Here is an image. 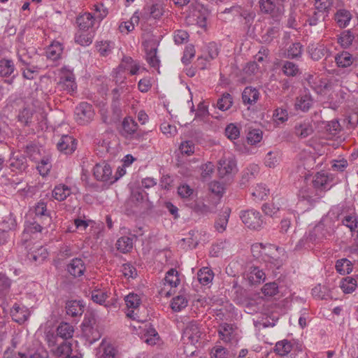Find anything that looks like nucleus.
<instances>
[{
	"label": "nucleus",
	"mask_w": 358,
	"mask_h": 358,
	"mask_svg": "<svg viewBox=\"0 0 358 358\" xmlns=\"http://www.w3.org/2000/svg\"><path fill=\"white\" fill-rule=\"evenodd\" d=\"M281 248L275 245L256 243L252 245V255L271 269H279L283 265V260L280 257Z\"/></svg>",
	"instance_id": "f257e3e1"
},
{
	"label": "nucleus",
	"mask_w": 358,
	"mask_h": 358,
	"mask_svg": "<svg viewBox=\"0 0 358 358\" xmlns=\"http://www.w3.org/2000/svg\"><path fill=\"white\" fill-rule=\"evenodd\" d=\"M120 135L129 141H141L147 132L139 129L137 122L131 116H126L119 129Z\"/></svg>",
	"instance_id": "f03ea898"
},
{
	"label": "nucleus",
	"mask_w": 358,
	"mask_h": 358,
	"mask_svg": "<svg viewBox=\"0 0 358 358\" xmlns=\"http://www.w3.org/2000/svg\"><path fill=\"white\" fill-rule=\"evenodd\" d=\"M201 336V331L196 323H189L185 329L182 334V340L186 344L184 353L187 357H192L196 352L195 344L198 343Z\"/></svg>",
	"instance_id": "7ed1b4c3"
},
{
	"label": "nucleus",
	"mask_w": 358,
	"mask_h": 358,
	"mask_svg": "<svg viewBox=\"0 0 358 358\" xmlns=\"http://www.w3.org/2000/svg\"><path fill=\"white\" fill-rule=\"evenodd\" d=\"M239 216L245 227L251 230L260 231L266 225L264 217L254 208L241 210Z\"/></svg>",
	"instance_id": "20e7f679"
},
{
	"label": "nucleus",
	"mask_w": 358,
	"mask_h": 358,
	"mask_svg": "<svg viewBox=\"0 0 358 358\" xmlns=\"http://www.w3.org/2000/svg\"><path fill=\"white\" fill-rule=\"evenodd\" d=\"M93 106L87 102L80 103L74 110V120L79 125H87L94 117Z\"/></svg>",
	"instance_id": "39448f33"
},
{
	"label": "nucleus",
	"mask_w": 358,
	"mask_h": 358,
	"mask_svg": "<svg viewBox=\"0 0 358 358\" xmlns=\"http://www.w3.org/2000/svg\"><path fill=\"white\" fill-rule=\"evenodd\" d=\"M17 76L18 71L13 60L5 57L1 58L0 59V77L8 78L6 83L11 85Z\"/></svg>",
	"instance_id": "423d86ee"
},
{
	"label": "nucleus",
	"mask_w": 358,
	"mask_h": 358,
	"mask_svg": "<svg viewBox=\"0 0 358 358\" xmlns=\"http://www.w3.org/2000/svg\"><path fill=\"white\" fill-rule=\"evenodd\" d=\"M7 164L10 171L15 173L24 172L28 168L27 157L20 151L12 152Z\"/></svg>",
	"instance_id": "0eeeda50"
},
{
	"label": "nucleus",
	"mask_w": 358,
	"mask_h": 358,
	"mask_svg": "<svg viewBox=\"0 0 358 358\" xmlns=\"http://www.w3.org/2000/svg\"><path fill=\"white\" fill-rule=\"evenodd\" d=\"M239 329L231 324L224 323L219 329L221 339L231 345H236L240 339Z\"/></svg>",
	"instance_id": "6e6552de"
},
{
	"label": "nucleus",
	"mask_w": 358,
	"mask_h": 358,
	"mask_svg": "<svg viewBox=\"0 0 358 358\" xmlns=\"http://www.w3.org/2000/svg\"><path fill=\"white\" fill-rule=\"evenodd\" d=\"M308 234H310L309 240L313 241L316 245L321 243L324 239H327V236H331V231L324 222H320L308 231Z\"/></svg>",
	"instance_id": "1a4fd4ad"
},
{
	"label": "nucleus",
	"mask_w": 358,
	"mask_h": 358,
	"mask_svg": "<svg viewBox=\"0 0 358 358\" xmlns=\"http://www.w3.org/2000/svg\"><path fill=\"white\" fill-rule=\"evenodd\" d=\"M93 175L97 180L110 184L112 178V169L106 162L98 163L93 168Z\"/></svg>",
	"instance_id": "9d476101"
},
{
	"label": "nucleus",
	"mask_w": 358,
	"mask_h": 358,
	"mask_svg": "<svg viewBox=\"0 0 358 358\" xmlns=\"http://www.w3.org/2000/svg\"><path fill=\"white\" fill-rule=\"evenodd\" d=\"M78 141L71 135H63L59 140L57 148L65 155H71L77 148Z\"/></svg>",
	"instance_id": "9b49d317"
},
{
	"label": "nucleus",
	"mask_w": 358,
	"mask_h": 358,
	"mask_svg": "<svg viewBox=\"0 0 358 358\" xmlns=\"http://www.w3.org/2000/svg\"><path fill=\"white\" fill-rule=\"evenodd\" d=\"M334 176L331 173L318 172L313 180L314 187L322 190L329 189L333 185Z\"/></svg>",
	"instance_id": "f8f14e48"
},
{
	"label": "nucleus",
	"mask_w": 358,
	"mask_h": 358,
	"mask_svg": "<svg viewBox=\"0 0 358 358\" xmlns=\"http://www.w3.org/2000/svg\"><path fill=\"white\" fill-rule=\"evenodd\" d=\"M48 226L50 225L41 220L29 217L24 221L23 234L24 235L31 236L41 233L43 229H46Z\"/></svg>",
	"instance_id": "ddd939ff"
},
{
	"label": "nucleus",
	"mask_w": 358,
	"mask_h": 358,
	"mask_svg": "<svg viewBox=\"0 0 358 358\" xmlns=\"http://www.w3.org/2000/svg\"><path fill=\"white\" fill-rule=\"evenodd\" d=\"M66 270L73 278H78L84 275L86 265L81 258L75 257L66 265Z\"/></svg>",
	"instance_id": "4468645a"
},
{
	"label": "nucleus",
	"mask_w": 358,
	"mask_h": 358,
	"mask_svg": "<svg viewBox=\"0 0 358 358\" xmlns=\"http://www.w3.org/2000/svg\"><path fill=\"white\" fill-rule=\"evenodd\" d=\"M217 171L220 178H230L237 172L236 161L230 158L220 159L218 163Z\"/></svg>",
	"instance_id": "2eb2a0df"
},
{
	"label": "nucleus",
	"mask_w": 358,
	"mask_h": 358,
	"mask_svg": "<svg viewBox=\"0 0 358 358\" xmlns=\"http://www.w3.org/2000/svg\"><path fill=\"white\" fill-rule=\"evenodd\" d=\"M34 216L32 217L33 218L50 225L52 222L50 211L47 209V203L43 200H40L35 204L34 206Z\"/></svg>",
	"instance_id": "dca6fc26"
},
{
	"label": "nucleus",
	"mask_w": 358,
	"mask_h": 358,
	"mask_svg": "<svg viewBox=\"0 0 358 358\" xmlns=\"http://www.w3.org/2000/svg\"><path fill=\"white\" fill-rule=\"evenodd\" d=\"M307 51L313 61H319L331 53L324 45L315 43H309Z\"/></svg>",
	"instance_id": "f3484780"
},
{
	"label": "nucleus",
	"mask_w": 358,
	"mask_h": 358,
	"mask_svg": "<svg viewBox=\"0 0 358 358\" xmlns=\"http://www.w3.org/2000/svg\"><path fill=\"white\" fill-rule=\"evenodd\" d=\"M298 199L299 202L297 205H302L303 203H306L309 206V207H308V209L313 206L314 204L318 200V198L316 197L314 190L312 188H309L307 187H302L299 191Z\"/></svg>",
	"instance_id": "a211bd4d"
},
{
	"label": "nucleus",
	"mask_w": 358,
	"mask_h": 358,
	"mask_svg": "<svg viewBox=\"0 0 358 358\" xmlns=\"http://www.w3.org/2000/svg\"><path fill=\"white\" fill-rule=\"evenodd\" d=\"M355 36L351 29L343 31L338 36L337 41L345 49L352 45L355 50L358 49V42L355 41Z\"/></svg>",
	"instance_id": "6ab92c4d"
},
{
	"label": "nucleus",
	"mask_w": 358,
	"mask_h": 358,
	"mask_svg": "<svg viewBox=\"0 0 358 358\" xmlns=\"http://www.w3.org/2000/svg\"><path fill=\"white\" fill-rule=\"evenodd\" d=\"M358 59V53H350L343 51L335 57V62L338 67L346 68L350 66Z\"/></svg>",
	"instance_id": "aec40b11"
},
{
	"label": "nucleus",
	"mask_w": 358,
	"mask_h": 358,
	"mask_svg": "<svg viewBox=\"0 0 358 358\" xmlns=\"http://www.w3.org/2000/svg\"><path fill=\"white\" fill-rule=\"evenodd\" d=\"M76 22L80 30L87 31L93 27L95 18L92 13L85 12L76 17Z\"/></svg>",
	"instance_id": "412c9836"
},
{
	"label": "nucleus",
	"mask_w": 358,
	"mask_h": 358,
	"mask_svg": "<svg viewBox=\"0 0 358 358\" xmlns=\"http://www.w3.org/2000/svg\"><path fill=\"white\" fill-rule=\"evenodd\" d=\"M265 278V273L257 266H251L246 274V279L250 285L260 284L264 281Z\"/></svg>",
	"instance_id": "4be33fe9"
},
{
	"label": "nucleus",
	"mask_w": 358,
	"mask_h": 358,
	"mask_svg": "<svg viewBox=\"0 0 358 358\" xmlns=\"http://www.w3.org/2000/svg\"><path fill=\"white\" fill-rule=\"evenodd\" d=\"M321 127L327 138H333L337 136L341 131V126L337 120L323 122Z\"/></svg>",
	"instance_id": "5701e85b"
},
{
	"label": "nucleus",
	"mask_w": 358,
	"mask_h": 358,
	"mask_svg": "<svg viewBox=\"0 0 358 358\" xmlns=\"http://www.w3.org/2000/svg\"><path fill=\"white\" fill-rule=\"evenodd\" d=\"M303 52V45L300 42L291 43L285 50L284 55L288 59L301 60Z\"/></svg>",
	"instance_id": "b1692460"
},
{
	"label": "nucleus",
	"mask_w": 358,
	"mask_h": 358,
	"mask_svg": "<svg viewBox=\"0 0 358 358\" xmlns=\"http://www.w3.org/2000/svg\"><path fill=\"white\" fill-rule=\"evenodd\" d=\"M313 99L309 93L300 95L296 99L294 108L296 110H301L307 113L313 105Z\"/></svg>",
	"instance_id": "393cba45"
},
{
	"label": "nucleus",
	"mask_w": 358,
	"mask_h": 358,
	"mask_svg": "<svg viewBox=\"0 0 358 358\" xmlns=\"http://www.w3.org/2000/svg\"><path fill=\"white\" fill-rule=\"evenodd\" d=\"M311 294L316 300H329L332 299L331 288L327 285H317L312 289Z\"/></svg>",
	"instance_id": "a878e982"
},
{
	"label": "nucleus",
	"mask_w": 358,
	"mask_h": 358,
	"mask_svg": "<svg viewBox=\"0 0 358 358\" xmlns=\"http://www.w3.org/2000/svg\"><path fill=\"white\" fill-rule=\"evenodd\" d=\"M63 45L59 41H54L45 50V55L48 59L57 61L61 58L63 52Z\"/></svg>",
	"instance_id": "bb28decb"
},
{
	"label": "nucleus",
	"mask_w": 358,
	"mask_h": 358,
	"mask_svg": "<svg viewBox=\"0 0 358 358\" xmlns=\"http://www.w3.org/2000/svg\"><path fill=\"white\" fill-rule=\"evenodd\" d=\"M358 275L347 276L341 279L340 287L345 294H351L358 285Z\"/></svg>",
	"instance_id": "cd10ccee"
},
{
	"label": "nucleus",
	"mask_w": 358,
	"mask_h": 358,
	"mask_svg": "<svg viewBox=\"0 0 358 358\" xmlns=\"http://www.w3.org/2000/svg\"><path fill=\"white\" fill-rule=\"evenodd\" d=\"M137 238L136 236L133 235L132 237L121 236L116 243L117 250L123 254H126L131 250L134 245V241Z\"/></svg>",
	"instance_id": "c85d7f7f"
},
{
	"label": "nucleus",
	"mask_w": 358,
	"mask_h": 358,
	"mask_svg": "<svg viewBox=\"0 0 358 358\" xmlns=\"http://www.w3.org/2000/svg\"><path fill=\"white\" fill-rule=\"evenodd\" d=\"M314 131L313 125L310 122L304 121L296 123L294 126V134L300 138H306L313 134Z\"/></svg>",
	"instance_id": "c756f323"
},
{
	"label": "nucleus",
	"mask_w": 358,
	"mask_h": 358,
	"mask_svg": "<svg viewBox=\"0 0 358 358\" xmlns=\"http://www.w3.org/2000/svg\"><path fill=\"white\" fill-rule=\"evenodd\" d=\"M230 213L231 209L229 207H227L221 212L215 220L214 227L219 233H222L226 230Z\"/></svg>",
	"instance_id": "7c9ffc66"
},
{
	"label": "nucleus",
	"mask_w": 358,
	"mask_h": 358,
	"mask_svg": "<svg viewBox=\"0 0 358 358\" xmlns=\"http://www.w3.org/2000/svg\"><path fill=\"white\" fill-rule=\"evenodd\" d=\"M53 354L62 358H80L77 355L71 356L72 346L69 342L64 341L59 344L55 349L52 350Z\"/></svg>",
	"instance_id": "2f4dec72"
},
{
	"label": "nucleus",
	"mask_w": 358,
	"mask_h": 358,
	"mask_svg": "<svg viewBox=\"0 0 358 358\" xmlns=\"http://www.w3.org/2000/svg\"><path fill=\"white\" fill-rule=\"evenodd\" d=\"M282 73L287 77H296L301 74L299 65L289 60H282L280 63Z\"/></svg>",
	"instance_id": "473e14b6"
},
{
	"label": "nucleus",
	"mask_w": 358,
	"mask_h": 358,
	"mask_svg": "<svg viewBox=\"0 0 358 358\" xmlns=\"http://www.w3.org/2000/svg\"><path fill=\"white\" fill-rule=\"evenodd\" d=\"M259 96V91L252 87H246L242 93V100L245 105L254 104L258 100Z\"/></svg>",
	"instance_id": "72a5a7b5"
},
{
	"label": "nucleus",
	"mask_w": 358,
	"mask_h": 358,
	"mask_svg": "<svg viewBox=\"0 0 358 358\" xmlns=\"http://www.w3.org/2000/svg\"><path fill=\"white\" fill-rule=\"evenodd\" d=\"M306 80L309 86L317 94H322L324 90L329 87V84L318 78L314 77L313 75H308Z\"/></svg>",
	"instance_id": "f704fd0d"
},
{
	"label": "nucleus",
	"mask_w": 358,
	"mask_h": 358,
	"mask_svg": "<svg viewBox=\"0 0 358 358\" xmlns=\"http://www.w3.org/2000/svg\"><path fill=\"white\" fill-rule=\"evenodd\" d=\"M85 307L83 300H69L66 302V313H83Z\"/></svg>",
	"instance_id": "c9c22d12"
},
{
	"label": "nucleus",
	"mask_w": 358,
	"mask_h": 358,
	"mask_svg": "<svg viewBox=\"0 0 358 358\" xmlns=\"http://www.w3.org/2000/svg\"><path fill=\"white\" fill-rule=\"evenodd\" d=\"M351 13L346 9H338L335 13L334 19L340 28H345L348 26L352 19Z\"/></svg>",
	"instance_id": "e433bc0d"
},
{
	"label": "nucleus",
	"mask_w": 358,
	"mask_h": 358,
	"mask_svg": "<svg viewBox=\"0 0 358 358\" xmlns=\"http://www.w3.org/2000/svg\"><path fill=\"white\" fill-rule=\"evenodd\" d=\"M275 315H263V317L254 320V325L256 328L260 329L261 328L273 327L275 325L278 317H274Z\"/></svg>",
	"instance_id": "4c0bfd02"
},
{
	"label": "nucleus",
	"mask_w": 358,
	"mask_h": 358,
	"mask_svg": "<svg viewBox=\"0 0 358 358\" xmlns=\"http://www.w3.org/2000/svg\"><path fill=\"white\" fill-rule=\"evenodd\" d=\"M335 268L337 273L345 275L350 274L353 270V264L347 258L339 259L336 261Z\"/></svg>",
	"instance_id": "58836bf2"
},
{
	"label": "nucleus",
	"mask_w": 358,
	"mask_h": 358,
	"mask_svg": "<svg viewBox=\"0 0 358 358\" xmlns=\"http://www.w3.org/2000/svg\"><path fill=\"white\" fill-rule=\"evenodd\" d=\"M71 189L64 184L56 185L52 191V196L57 201H64L71 194Z\"/></svg>",
	"instance_id": "ea45409f"
},
{
	"label": "nucleus",
	"mask_w": 358,
	"mask_h": 358,
	"mask_svg": "<svg viewBox=\"0 0 358 358\" xmlns=\"http://www.w3.org/2000/svg\"><path fill=\"white\" fill-rule=\"evenodd\" d=\"M22 149L31 160L35 162L38 161L41 154L40 148L36 143L29 142L26 145L22 147Z\"/></svg>",
	"instance_id": "a19ab883"
},
{
	"label": "nucleus",
	"mask_w": 358,
	"mask_h": 358,
	"mask_svg": "<svg viewBox=\"0 0 358 358\" xmlns=\"http://www.w3.org/2000/svg\"><path fill=\"white\" fill-rule=\"evenodd\" d=\"M214 274L211 269L203 267L197 273L198 281L203 285H208L213 279Z\"/></svg>",
	"instance_id": "79ce46f5"
},
{
	"label": "nucleus",
	"mask_w": 358,
	"mask_h": 358,
	"mask_svg": "<svg viewBox=\"0 0 358 358\" xmlns=\"http://www.w3.org/2000/svg\"><path fill=\"white\" fill-rule=\"evenodd\" d=\"M292 349V344L290 341L287 340H282L276 343L274 352L280 355H288Z\"/></svg>",
	"instance_id": "37998d69"
},
{
	"label": "nucleus",
	"mask_w": 358,
	"mask_h": 358,
	"mask_svg": "<svg viewBox=\"0 0 358 358\" xmlns=\"http://www.w3.org/2000/svg\"><path fill=\"white\" fill-rule=\"evenodd\" d=\"M36 162H38L36 168L40 175L43 176L48 175L52 168L50 157L48 155L44 156L41 159L39 158Z\"/></svg>",
	"instance_id": "c03bdc74"
},
{
	"label": "nucleus",
	"mask_w": 358,
	"mask_h": 358,
	"mask_svg": "<svg viewBox=\"0 0 358 358\" xmlns=\"http://www.w3.org/2000/svg\"><path fill=\"white\" fill-rule=\"evenodd\" d=\"M124 301L128 309H132L130 313H134V310L141 303V299L137 294L131 292L124 297Z\"/></svg>",
	"instance_id": "a18cd8bd"
},
{
	"label": "nucleus",
	"mask_w": 358,
	"mask_h": 358,
	"mask_svg": "<svg viewBox=\"0 0 358 358\" xmlns=\"http://www.w3.org/2000/svg\"><path fill=\"white\" fill-rule=\"evenodd\" d=\"M157 52V47H151L149 50H146V61L151 67L155 69H159L160 63Z\"/></svg>",
	"instance_id": "49530a36"
},
{
	"label": "nucleus",
	"mask_w": 358,
	"mask_h": 358,
	"mask_svg": "<svg viewBox=\"0 0 358 358\" xmlns=\"http://www.w3.org/2000/svg\"><path fill=\"white\" fill-rule=\"evenodd\" d=\"M96 48L101 57H107L113 49V43L110 41H98L96 43Z\"/></svg>",
	"instance_id": "de8ad7c7"
},
{
	"label": "nucleus",
	"mask_w": 358,
	"mask_h": 358,
	"mask_svg": "<svg viewBox=\"0 0 358 358\" xmlns=\"http://www.w3.org/2000/svg\"><path fill=\"white\" fill-rule=\"evenodd\" d=\"M57 331L59 337L64 339H68L73 337L74 329L70 324L64 322L59 324Z\"/></svg>",
	"instance_id": "09e8293b"
},
{
	"label": "nucleus",
	"mask_w": 358,
	"mask_h": 358,
	"mask_svg": "<svg viewBox=\"0 0 358 358\" xmlns=\"http://www.w3.org/2000/svg\"><path fill=\"white\" fill-rule=\"evenodd\" d=\"M1 226L3 229L7 231L15 230L17 227V221L14 214L10 213L7 215H5L1 222Z\"/></svg>",
	"instance_id": "8fccbe9b"
},
{
	"label": "nucleus",
	"mask_w": 358,
	"mask_h": 358,
	"mask_svg": "<svg viewBox=\"0 0 358 358\" xmlns=\"http://www.w3.org/2000/svg\"><path fill=\"white\" fill-rule=\"evenodd\" d=\"M233 104V98L229 93H224L217 100V107L222 111H226L229 109Z\"/></svg>",
	"instance_id": "3c124183"
},
{
	"label": "nucleus",
	"mask_w": 358,
	"mask_h": 358,
	"mask_svg": "<svg viewBox=\"0 0 358 358\" xmlns=\"http://www.w3.org/2000/svg\"><path fill=\"white\" fill-rule=\"evenodd\" d=\"M148 14L150 18L159 20L164 14V7L162 3H156L148 6Z\"/></svg>",
	"instance_id": "603ef678"
},
{
	"label": "nucleus",
	"mask_w": 358,
	"mask_h": 358,
	"mask_svg": "<svg viewBox=\"0 0 358 358\" xmlns=\"http://www.w3.org/2000/svg\"><path fill=\"white\" fill-rule=\"evenodd\" d=\"M126 68L123 66V64H120L116 69L113 71V81L115 84L120 87L123 83H125L127 79L126 76L124 75Z\"/></svg>",
	"instance_id": "864d4df0"
},
{
	"label": "nucleus",
	"mask_w": 358,
	"mask_h": 358,
	"mask_svg": "<svg viewBox=\"0 0 358 358\" xmlns=\"http://www.w3.org/2000/svg\"><path fill=\"white\" fill-rule=\"evenodd\" d=\"M33 117V112L30 108H24L17 115L18 121L24 127H29Z\"/></svg>",
	"instance_id": "5fc2aeb1"
},
{
	"label": "nucleus",
	"mask_w": 358,
	"mask_h": 358,
	"mask_svg": "<svg viewBox=\"0 0 358 358\" xmlns=\"http://www.w3.org/2000/svg\"><path fill=\"white\" fill-rule=\"evenodd\" d=\"M310 234L306 233L297 242L295 245L294 250L299 251L302 250H309L313 248L315 244L313 241L309 240Z\"/></svg>",
	"instance_id": "6e6d98bb"
},
{
	"label": "nucleus",
	"mask_w": 358,
	"mask_h": 358,
	"mask_svg": "<svg viewBox=\"0 0 358 358\" xmlns=\"http://www.w3.org/2000/svg\"><path fill=\"white\" fill-rule=\"evenodd\" d=\"M94 35L90 32L76 34L75 35V42L82 46H89L92 43Z\"/></svg>",
	"instance_id": "4d7b16f0"
},
{
	"label": "nucleus",
	"mask_w": 358,
	"mask_h": 358,
	"mask_svg": "<svg viewBox=\"0 0 358 358\" xmlns=\"http://www.w3.org/2000/svg\"><path fill=\"white\" fill-rule=\"evenodd\" d=\"M341 222L342 224L347 227L351 232H354L358 225V215L356 213L346 215L343 218Z\"/></svg>",
	"instance_id": "13d9d810"
},
{
	"label": "nucleus",
	"mask_w": 358,
	"mask_h": 358,
	"mask_svg": "<svg viewBox=\"0 0 358 358\" xmlns=\"http://www.w3.org/2000/svg\"><path fill=\"white\" fill-rule=\"evenodd\" d=\"M187 299L185 296L178 295L172 299L171 307L173 311L179 312L187 306Z\"/></svg>",
	"instance_id": "bf43d9fd"
},
{
	"label": "nucleus",
	"mask_w": 358,
	"mask_h": 358,
	"mask_svg": "<svg viewBox=\"0 0 358 358\" xmlns=\"http://www.w3.org/2000/svg\"><path fill=\"white\" fill-rule=\"evenodd\" d=\"M164 280L171 287H176L180 283L178 273L176 269H169L166 273Z\"/></svg>",
	"instance_id": "052dcab7"
},
{
	"label": "nucleus",
	"mask_w": 358,
	"mask_h": 358,
	"mask_svg": "<svg viewBox=\"0 0 358 358\" xmlns=\"http://www.w3.org/2000/svg\"><path fill=\"white\" fill-rule=\"evenodd\" d=\"M96 319L94 315H87L82 324L81 329L83 334H88L90 332V329H92L96 327Z\"/></svg>",
	"instance_id": "680f3d73"
},
{
	"label": "nucleus",
	"mask_w": 358,
	"mask_h": 358,
	"mask_svg": "<svg viewBox=\"0 0 358 358\" xmlns=\"http://www.w3.org/2000/svg\"><path fill=\"white\" fill-rule=\"evenodd\" d=\"M262 292L266 296H273L280 292V287L275 282H268L262 287Z\"/></svg>",
	"instance_id": "e2e57ef3"
},
{
	"label": "nucleus",
	"mask_w": 358,
	"mask_h": 358,
	"mask_svg": "<svg viewBox=\"0 0 358 358\" xmlns=\"http://www.w3.org/2000/svg\"><path fill=\"white\" fill-rule=\"evenodd\" d=\"M179 150L182 155L190 156L194 153L195 144L192 141H184L180 144Z\"/></svg>",
	"instance_id": "0e129e2a"
},
{
	"label": "nucleus",
	"mask_w": 358,
	"mask_h": 358,
	"mask_svg": "<svg viewBox=\"0 0 358 358\" xmlns=\"http://www.w3.org/2000/svg\"><path fill=\"white\" fill-rule=\"evenodd\" d=\"M259 173V168L257 165L250 166L244 171L242 176V184L250 182L255 178V176Z\"/></svg>",
	"instance_id": "69168bd1"
},
{
	"label": "nucleus",
	"mask_w": 358,
	"mask_h": 358,
	"mask_svg": "<svg viewBox=\"0 0 358 358\" xmlns=\"http://www.w3.org/2000/svg\"><path fill=\"white\" fill-rule=\"evenodd\" d=\"M263 132L259 129L250 130L247 136V140L250 145H255L259 143L262 139Z\"/></svg>",
	"instance_id": "338daca9"
},
{
	"label": "nucleus",
	"mask_w": 358,
	"mask_h": 358,
	"mask_svg": "<svg viewBox=\"0 0 358 358\" xmlns=\"http://www.w3.org/2000/svg\"><path fill=\"white\" fill-rule=\"evenodd\" d=\"M100 350L103 352L101 358H113L116 353V350L112 345L103 341L101 344Z\"/></svg>",
	"instance_id": "774afa93"
}]
</instances>
